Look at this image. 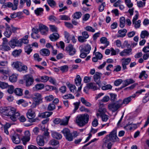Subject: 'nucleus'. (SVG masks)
<instances>
[{"mask_svg":"<svg viewBox=\"0 0 149 149\" xmlns=\"http://www.w3.org/2000/svg\"><path fill=\"white\" fill-rule=\"evenodd\" d=\"M0 113L10 116L11 120L13 121H16L17 117L20 116V113L17 111L15 108L9 107H0Z\"/></svg>","mask_w":149,"mask_h":149,"instance_id":"obj_1","label":"nucleus"},{"mask_svg":"<svg viewBox=\"0 0 149 149\" xmlns=\"http://www.w3.org/2000/svg\"><path fill=\"white\" fill-rule=\"evenodd\" d=\"M89 116L86 113L78 115L76 117V123L79 127H82L88 122Z\"/></svg>","mask_w":149,"mask_h":149,"instance_id":"obj_2","label":"nucleus"},{"mask_svg":"<svg viewBox=\"0 0 149 149\" xmlns=\"http://www.w3.org/2000/svg\"><path fill=\"white\" fill-rule=\"evenodd\" d=\"M104 143H107L109 141L113 142H117L119 141V139L117 136L116 130H113L109 134L107 135L103 139Z\"/></svg>","mask_w":149,"mask_h":149,"instance_id":"obj_3","label":"nucleus"},{"mask_svg":"<svg viewBox=\"0 0 149 149\" xmlns=\"http://www.w3.org/2000/svg\"><path fill=\"white\" fill-rule=\"evenodd\" d=\"M12 65L13 67L15 68L16 70L19 72L25 71L26 72L28 69L26 66L23 65L22 63L20 62L16 61L14 62L12 64Z\"/></svg>","mask_w":149,"mask_h":149,"instance_id":"obj_4","label":"nucleus"},{"mask_svg":"<svg viewBox=\"0 0 149 149\" xmlns=\"http://www.w3.org/2000/svg\"><path fill=\"white\" fill-rule=\"evenodd\" d=\"M27 117L29 119V121L30 123L35 122L36 118H34L36 117V113L34 110L32 109H29L26 113Z\"/></svg>","mask_w":149,"mask_h":149,"instance_id":"obj_5","label":"nucleus"},{"mask_svg":"<svg viewBox=\"0 0 149 149\" xmlns=\"http://www.w3.org/2000/svg\"><path fill=\"white\" fill-rule=\"evenodd\" d=\"M23 78L26 87H29L33 84L34 79L31 75L30 74L25 75L24 76Z\"/></svg>","mask_w":149,"mask_h":149,"instance_id":"obj_6","label":"nucleus"},{"mask_svg":"<svg viewBox=\"0 0 149 149\" xmlns=\"http://www.w3.org/2000/svg\"><path fill=\"white\" fill-rule=\"evenodd\" d=\"M10 72V70L8 66L4 67H0V74L3 75L2 77L4 79H6L8 78V75H9Z\"/></svg>","mask_w":149,"mask_h":149,"instance_id":"obj_7","label":"nucleus"},{"mask_svg":"<svg viewBox=\"0 0 149 149\" xmlns=\"http://www.w3.org/2000/svg\"><path fill=\"white\" fill-rule=\"evenodd\" d=\"M121 107L119 100L117 102L109 104L108 105V108L113 112H115Z\"/></svg>","mask_w":149,"mask_h":149,"instance_id":"obj_8","label":"nucleus"},{"mask_svg":"<svg viewBox=\"0 0 149 149\" xmlns=\"http://www.w3.org/2000/svg\"><path fill=\"white\" fill-rule=\"evenodd\" d=\"M106 111V109L105 108H100L98 110L99 113H98L97 114V116H100L102 118V120L103 121L106 122L109 119L108 116L103 113Z\"/></svg>","mask_w":149,"mask_h":149,"instance_id":"obj_9","label":"nucleus"},{"mask_svg":"<svg viewBox=\"0 0 149 149\" xmlns=\"http://www.w3.org/2000/svg\"><path fill=\"white\" fill-rule=\"evenodd\" d=\"M82 36H79L78 37V40L81 43H83L86 41L87 39L89 36L88 33L87 31H84L81 33Z\"/></svg>","mask_w":149,"mask_h":149,"instance_id":"obj_10","label":"nucleus"},{"mask_svg":"<svg viewBox=\"0 0 149 149\" xmlns=\"http://www.w3.org/2000/svg\"><path fill=\"white\" fill-rule=\"evenodd\" d=\"M19 40L16 38L12 39L8 42V44L11 48H15L16 47H20Z\"/></svg>","mask_w":149,"mask_h":149,"instance_id":"obj_11","label":"nucleus"},{"mask_svg":"<svg viewBox=\"0 0 149 149\" xmlns=\"http://www.w3.org/2000/svg\"><path fill=\"white\" fill-rule=\"evenodd\" d=\"M136 96L135 94H134L132 96L124 98L123 100L120 99L119 100H118L122 107L123 104H128L129 102H131L132 99L134 98Z\"/></svg>","mask_w":149,"mask_h":149,"instance_id":"obj_12","label":"nucleus"},{"mask_svg":"<svg viewBox=\"0 0 149 149\" xmlns=\"http://www.w3.org/2000/svg\"><path fill=\"white\" fill-rule=\"evenodd\" d=\"M65 50L70 55L74 54L76 52L75 49L72 45L70 44L65 48Z\"/></svg>","mask_w":149,"mask_h":149,"instance_id":"obj_13","label":"nucleus"},{"mask_svg":"<svg viewBox=\"0 0 149 149\" xmlns=\"http://www.w3.org/2000/svg\"><path fill=\"white\" fill-rule=\"evenodd\" d=\"M122 65L124 70L127 68L126 65L129 64L131 61V58H123L121 60Z\"/></svg>","mask_w":149,"mask_h":149,"instance_id":"obj_14","label":"nucleus"},{"mask_svg":"<svg viewBox=\"0 0 149 149\" xmlns=\"http://www.w3.org/2000/svg\"><path fill=\"white\" fill-rule=\"evenodd\" d=\"M80 52H84L87 54H89L91 49V46L89 44L86 45L84 47L81 45L79 47Z\"/></svg>","mask_w":149,"mask_h":149,"instance_id":"obj_15","label":"nucleus"},{"mask_svg":"<svg viewBox=\"0 0 149 149\" xmlns=\"http://www.w3.org/2000/svg\"><path fill=\"white\" fill-rule=\"evenodd\" d=\"M44 137L42 135L38 136L36 138L37 144L40 146H43L45 144Z\"/></svg>","mask_w":149,"mask_h":149,"instance_id":"obj_16","label":"nucleus"},{"mask_svg":"<svg viewBox=\"0 0 149 149\" xmlns=\"http://www.w3.org/2000/svg\"><path fill=\"white\" fill-rule=\"evenodd\" d=\"M6 31L3 34L4 36L8 38H9L12 34V31L9 26L8 24H6Z\"/></svg>","mask_w":149,"mask_h":149,"instance_id":"obj_17","label":"nucleus"},{"mask_svg":"<svg viewBox=\"0 0 149 149\" xmlns=\"http://www.w3.org/2000/svg\"><path fill=\"white\" fill-rule=\"evenodd\" d=\"M12 140L14 143L18 144L20 142L19 136L18 134H15L11 136Z\"/></svg>","mask_w":149,"mask_h":149,"instance_id":"obj_18","label":"nucleus"},{"mask_svg":"<svg viewBox=\"0 0 149 149\" xmlns=\"http://www.w3.org/2000/svg\"><path fill=\"white\" fill-rule=\"evenodd\" d=\"M101 74L97 72H96L93 76V79L94 81L96 82L97 84L99 85L100 83V79Z\"/></svg>","mask_w":149,"mask_h":149,"instance_id":"obj_19","label":"nucleus"},{"mask_svg":"<svg viewBox=\"0 0 149 149\" xmlns=\"http://www.w3.org/2000/svg\"><path fill=\"white\" fill-rule=\"evenodd\" d=\"M32 99L34 102L39 103L42 100L41 95L39 93H35L34 94Z\"/></svg>","mask_w":149,"mask_h":149,"instance_id":"obj_20","label":"nucleus"},{"mask_svg":"<svg viewBox=\"0 0 149 149\" xmlns=\"http://www.w3.org/2000/svg\"><path fill=\"white\" fill-rule=\"evenodd\" d=\"M53 113L52 112H46L39 113L38 115L39 117L45 118L49 117Z\"/></svg>","mask_w":149,"mask_h":149,"instance_id":"obj_21","label":"nucleus"},{"mask_svg":"<svg viewBox=\"0 0 149 149\" xmlns=\"http://www.w3.org/2000/svg\"><path fill=\"white\" fill-rule=\"evenodd\" d=\"M132 51L131 49H125L120 53V55L121 56H126L130 55Z\"/></svg>","mask_w":149,"mask_h":149,"instance_id":"obj_22","label":"nucleus"},{"mask_svg":"<svg viewBox=\"0 0 149 149\" xmlns=\"http://www.w3.org/2000/svg\"><path fill=\"white\" fill-rule=\"evenodd\" d=\"M134 82V81L131 79H126L123 81V86L122 87V88H124L130 84L133 83Z\"/></svg>","mask_w":149,"mask_h":149,"instance_id":"obj_23","label":"nucleus"},{"mask_svg":"<svg viewBox=\"0 0 149 149\" xmlns=\"http://www.w3.org/2000/svg\"><path fill=\"white\" fill-rule=\"evenodd\" d=\"M40 52L41 55L45 56H49L50 54L49 50L47 49H41Z\"/></svg>","mask_w":149,"mask_h":149,"instance_id":"obj_24","label":"nucleus"},{"mask_svg":"<svg viewBox=\"0 0 149 149\" xmlns=\"http://www.w3.org/2000/svg\"><path fill=\"white\" fill-rule=\"evenodd\" d=\"M29 36L28 35H26L24 36L21 39L19 40V43H20V47L22 46V43L25 44H27L29 42V40H28Z\"/></svg>","mask_w":149,"mask_h":149,"instance_id":"obj_25","label":"nucleus"},{"mask_svg":"<svg viewBox=\"0 0 149 149\" xmlns=\"http://www.w3.org/2000/svg\"><path fill=\"white\" fill-rule=\"evenodd\" d=\"M49 38L52 41H55L59 38V35L56 33H53L50 36Z\"/></svg>","mask_w":149,"mask_h":149,"instance_id":"obj_26","label":"nucleus"},{"mask_svg":"<svg viewBox=\"0 0 149 149\" xmlns=\"http://www.w3.org/2000/svg\"><path fill=\"white\" fill-rule=\"evenodd\" d=\"M45 86L42 84H36L35 87L33 88V89L34 90L38 91L42 90L44 88Z\"/></svg>","mask_w":149,"mask_h":149,"instance_id":"obj_27","label":"nucleus"},{"mask_svg":"<svg viewBox=\"0 0 149 149\" xmlns=\"http://www.w3.org/2000/svg\"><path fill=\"white\" fill-rule=\"evenodd\" d=\"M44 9L41 8H37L34 10L35 14L38 16L41 15L43 14Z\"/></svg>","mask_w":149,"mask_h":149,"instance_id":"obj_28","label":"nucleus"},{"mask_svg":"<svg viewBox=\"0 0 149 149\" xmlns=\"http://www.w3.org/2000/svg\"><path fill=\"white\" fill-rule=\"evenodd\" d=\"M52 135L53 138L58 139H61L62 137V136L61 134L55 132H52Z\"/></svg>","mask_w":149,"mask_h":149,"instance_id":"obj_29","label":"nucleus"},{"mask_svg":"<svg viewBox=\"0 0 149 149\" xmlns=\"http://www.w3.org/2000/svg\"><path fill=\"white\" fill-rule=\"evenodd\" d=\"M70 116H66L65 118L66 120H61V121L60 122V125H66L68 124V121L70 118Z\"/></svg>","mask_w":149,"mask_h":149,"instance_id":"obj_30","label":"nucleus"},{"mask_svg":"<svg viewBox=\"0 0 149 149\" xmlns=\"http://www.w3.org/2000/svg\"><path fill=\"white\" fill-rule=\"evenodd\" d=\"M23 90L20 88H15L14 91V92L15 94L18 96H21L23 94Z\"/></svg>","mask_w":149,"mask_h":149,"instance_id":"obj_31","label":"nucleus"},{"mask_svg":"<svg viewBox=\"0 0 149 149\" xmlns=\"http://www.w3.org/2000/svg\"><path fill=\"white\" fill-rule=\"evenodd\" d=\"M127 31L126 29H123L122 30H119L118 31V33L120 34L117 36L118 37H123L126 35V33Z\"/></svg>","mask_w":149,"mask_h":149,"instance_id":"obj_32","label":"nucleus"},{"mask_svg":"<svg viewBox=\"0 0 149 149\" xmlns=\"http://www.w3.org/2000/svg\"><path fill=\"white\" fill-rule=\"evenodd\" d=\"M81 79L79 75H77L75 79V82L77 86H79L81 84Z\"/></svg>","mask_w":149,"mask_h":149,"instance_id":"obj_33","label":"nucleus"},{"mask_svg":"<svg viewBox=\"0 0 149 149\" xmlns=\"http://www.w3.org/2000/svg\"><path fill=\"white\" fill-rule=\"evenodd\" d=\"M0 49L5 51H8L11 50L10 47L7 45H0Z\"/></svg>","mask_w":149,"mask_h":149,"instance_id":"obj_34","label":"nucleus"},{"mask_svg":"<svg viewBox=\"0 0 149 149\" xmlns=\"http://www.w3.org/2000/svg\"><path fill=\"white\" fill-rule=\"evenodd\" d=\"M87 87L90 89H92L93 90L95 91L97 89V87L95 85H94V84L92 83H88L86 85Z\"/></svg>","mask_w":149,"mask_h":149,"instance_id":"obj_35","label":"nucleus"},{"mask_svg":"<svg viewBox=\"0 0 149 149\" xmlns=\"http://www.w3.org/2000/svg\"><path fill=\"white\" fill-rule=\"evenodd\" d=\"M10 81L12 82H16L17 80V76L13 74L9 77Z\"/></svg>","mask_w":149,"mask_h":149,"instance_id":"obj_36","label":"nucleus"},{"mask_svg":"<svg viewBox=\"0 0 149 149\" xmlns=\"http://www.w3.org/2000/svg\"><path fill=\"white\" fill-rule=\"evenodd\" d=\"M100 41L102 43L105 44L106 47H107L109 44V42L107 41V39L105 37H103L101 38Z\"/></svg>","mask_w":149,"mask_h":149,"instance_id":"obj_37","label":"nucleus"},{"mask_svg":"<svg viewBox=\"0 0 149 149\" xmlns=\"http://www.w3.org/2000/svg\"><path fill=\"white\" fill-rule=\"evenodd\" d=\"M149 35L148 32L146 30L142 31L140 36L142 38H147Z\"/></svg>","mask_w":149,"mask_h":149,"instance_id":"obj_38","label":"nucleus"},{"mask_svg":"<svg viewBox=\"0 0 149 149\" xmlns=\"http://www.w3.org/2000/svg\"><path fill=\"white\" fill-rule=\"evenodd\" d=\"M125 19L124 17H122L120 18V26L121 28H123L125 26Z\"/></svg>","mask_w":149,"mask_h":149,"instance_id":"obj_39","label":"nucleus"},{"mask_svg":"<svg viewBox=\"0 0 149 149\" xmlns=\"http://www.w3.org/2000/svg\"><path fill=\"white\" fill-rule=\"evenodd\" d=\"M148 75L146 74V71H143L140 73L139 77L140 79H142L143 77L144 79H146Z\"/></svg>","mask_w":149,"mask_h":149,"instance_id":"obj_40","label":"nucleus"},{"mask_svg":"<svg viewBox=\"0 0 149 149\" xmlns=\"http://www.w3.org/2000/svg\"><path fill=\"white\" fill-rule=\"evenodd\" d=\"M48 3L51 7L54 8L56 5V3L54 0H47Z\"/></svg>","mask_w":149,"mask_h":149,"instance_id":"obj_41","label":"nucleus"},{"mask_svg":"<svg viewBox=\"0 0 149 149\" xmlns=\"http://www.w3.org/2000/svg\"><path fill=\"white\" fill-rule=\"evenodd\" d=\"M62 97L64 99H73L74 98V97L70 94H68L65 95L63 96Z\"/></svg>","mask_w":149,"mask_h":149,"instance_id":"obj_42","label":"nucleus"},{"mask_svg":"<svg viewBox=\"0 0 149 149\" xmlns=\"http://www.w3.org/2000/svg\"><path fill=\"white\" fill-rule=\"evenodd\" d=\"M10 126V125L8 123H6L4 126L3 129L4 130V132L7 134H8V129L9 128Z\"/></svg>","mask_w":149,"mask_h":149,"instance_id":"obj_43","label":"nucleus"},{"mask_svg":"<svg viewBox=\"0 0 149 149\" xmlns=\"http://www.w3.org/2000/svg\"><path fill=\"white\" fill-rule=\"evenodd\" d=\"M125 4L129 8H132L133 6V3L131 0H125Z\"/></svg>","mask_w":149,"mask_h":149,"instance_id":"obj_44","label":"nucleus"},{"mask_svg":"<svg viewBox=\"0 0 149 149\" xmlns=\"http://www.w3.org/2000/svg\"><path fill=\"white\" fill-rule=\"evenodd\" d=\"M61 132L63 134L65 137L70 133V130L67 128L64 129Z\"/></svg>","mask_w":149,"mask_h":149,"instance_id":"obj_45","label":"nucleus"},{"mask_svg":"<svg viewBox=\"0 0 149 149\" xmlns=\"http://www.w3.org/2000/svg\"><path fill=\"white\" fill-rule=\"evenodd\" d=\"M22 51L21 49L15 50L14 51L12 52V54L15 56H16L19 55L21 53Z\"/></svg>","mask_w":149,"mask_h":149,"instance_id":"obj_46","label":"nucleus"},{"mask_svg":"<svg viewBox=\"0 0 149 149\" xmlns=\"http://www.w3.org/2000/svg\"><path fill=\"white\" fill-rule=\"evenodd\" d=\"M82 15V14L81 12H77L74 13L73 15V18L77 19H79L80 18Z\"/></svg>","mask_w":149,"mask_h":149,"instance_id":"obj_47","label":"nucleus"},{"mask_svg":"<svg viewBox=\"0 0 149 149\" xmlns=\"http://www.w3.org/2000/svg\"><path fill=\"white\" fill-rule=\"evenodd\" d=\"M9 85L7 83H5L0 81V87L2 89L7 88Z\"/></svg>","mask_w":149,"mask_h":149,"instance_id":"obj_48","label":"nucleus"},{"mask_svg":"<svg viewBox=\"0 0 149 149\" xmlns=\"http://www.w3.org/2000/svg\"><path fill=\"white\" fill-rule=\"evenodd\" d=\"M13 4L10 2H8L5 3L2 6V7L4 8H6L7 7L8 8H13Z\"/></svg>","mask_w":149,"mask_h":149,"instance_id":"obj_49","label":"nucleus"},{"mask_svg":"<svg viewBox=\"0 0 149 149\" xmlns=\"http://www.w3.org/2000/svg\"><path fill=\"white\" fill-rule=\"evenodd\" d=\"M18 4V0H13V7L12 8L13 10H15L17 9Z\"/></svg>","mask_w":149,"mask_h":149,"instance_id":"obj_50","label":"nucleus"},{"mask_svg":"<svg viewBox=\"0 0 149 149\" xmlns=\"http://www.w3.org/2000/svg\"><path fill=\"white\" fill-rule=\"evenodd\" d=\"M56 108L55 104L53 103L50 104L48 106L47 110L49 111H52L54 110Z\"/></svg>","mask_w":149,"mask_h":149,"instance_id":"obj_51","label":"nucleus"},{"mask_svg":"<svg viewBox=\"0 0 149 149\" xmlns=\"http://www.w3.org/2000/svg\"><path fill=\"white\" fill-rule=\"evenodd\" d=\"M66 139L68 141H71L73 139V136L72 133H70L68 135H67L65 137Z\"/></svg>","mask_w":149,"mask_h":149,"instance_id":"obj_52","label":"nucleus"},{"mask_svg":"<svg viewBox=\"0 0 149 149\" xmlns=\"http://www.w3.org/2000/svg\"><path fill=\"white\" fill-rule=\"evenodd\" d=\"M87 31L91 32H94L95 31V30L92 27L88 26H86L84 28Z\"/></svg>","mask_w":149,"mask_h":149,"instance_id":"obj_53","label":"nucleus"},{"mask_svg":"<svg viewBox=\"0 0 149 149\" xmlns=\"http://www.w3.org/2000/svg\"><path fill=\"white\" fill-rule=\"evenodd\" d=\"M59 68L62 72H64L68 71V67L67 65H65L60 67Z\"/></svg>","mask_w":149,"mask_h":149,"instance_id":"obj_54","label":"nucleus"},{"mask_svg":"<svg viewBox=\"0 0 149 149\" xmlns=\"http://www.w3.org/2000/svg\"><path fill=\"white\" fill-rule=\"evenodd\" d=\"M7 91L10 94H12L14 92V87L13 85H9Z\"/></svg>","mask_w":149,"mask_h":149,"instance_id":"obj_55","label":"nucleus"},{"mask_svg":"<svg viewBox=\"0 0 149 149\" xmlns=\"http://www.w3.org/2000/svg\"><path fill=\"white\" fill-rule=\"evenodd\" d=\"M32 51V49L30 46H28L26 47L25 48V52L27 53L28 54H29Z\"/></svg>","mask_w":149,"mask_h":149,"instance_id":"obj_56","label":"nucleus"},{"mask_svg":"<svg viewBox=\"0 0 149 149\" xmlns=\"http://www.w3.org/2000/svg\"><path fill=\"white\" fill-rule=\"evenodd\" d=\"M59 17L61 20H68L70 19L69 17L65 15H60Z\"/></svg>","mask_w":149,"mask_h":149,"instance_id":"obj_57","label":"nucleus"},{"mask_svg":"<svg viewBox=\"0 0 149 149\" xmlns=\"http://www.w3.org/2000/svg\"><path fill=\"white\" fill-rule=\"evenodd\" d=\"M80 104V102H77L75 103H74L73 104L74 106V109L73 110V113H74L77 110L79 107Z\"/></svg>","mask_w":149,"mask_h":149,"instance_id":"obj_58","label":"nucleus"},{"mask_svg":"<svg viewBox=\"0 0 149 149\" xmlns=\"http://www.w3.org/2000/svg\"><path fill=\"white\" fill-rule=\"evenodd\" d=\"M64 35L66 39V40H65V42L68 43L70 42V35L69 33L66 31H65L64 32Z\"/></svg>","mask_w":149,"mask_h":149,"instance_id":"obj_59","label":"nucleus"},{"mask_svg":"<svg viewBox=\"0 0 149 149\" xmlns=\"http://www.w3.org/2000/svg\"><path fill=\"white\" fill-rule=\"evenodd\" d=\"M33 57L35 61H37L38 62L41 61L42 58L40 57L39 55L37 53L33 55Z\"/></svg>","mask_w":149,"mask_h":149,"instance_id":"obj_60","label":"nucleus"},{"mask_svg":"<svg viewBox=\"0 0 149 149\" xmlns=\"http://www.w3.org/2000/svg\"><path fill=\"white\" fill-rule=\"evenodd\" d=\"M141 21L140 20H139L137 21H135L133 24L134 25V27L136 28H139L140 26V23Z\"/></svg>","mask_w":149,"mask_h":149,"instance_id":"obj_61","label":"nucleus"},{"mask_svg":"<svg viewBox=\"0 0 149 149\" xmlns=\"http://www.w3.org/2000/svg\"><path fill=\"white\" fill-rule=\"evenodd\" d=\"M112 86L110 84H107L102 87V89L103 90H106L111 89L112 88Z\"/></svg>","mask_w":149,"mask_h":149,"instance_id":"obj_62","label":"nucleus"},{"mask_svg":"<svg viewBox=\"0 0 149 149\" xmlns=\"http://www.w3.org/2000/svg\"><path fill=\"white\" fill-rule=\"evenodd\" d=\"M145 3V2H142L141 1L137 2V5L139 7H142L144 6Z\"/></svg>","mask_w":149,"mask_h":149,"instance_id":"obj_63","label":"nucleus"},{"mask_svg":"<svg viewBox=\"0 0 149 149\" xmlns=\"http://www.w3.org/2000/svg\"><path fill=\"white\" fill-rule=\"evenodd\" d=\"M142 51L145 53L149 52V42L147 43V45L143 48Z\"/></svg>","mask_w":149,"mask_h":149,"instance_id":"obj_64","label":"nucleus"}]
</instances>
